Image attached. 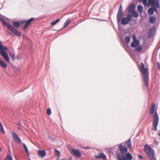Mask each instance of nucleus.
<instances>
[{
	"instance_id": "nucleus-1",
	"label": "nucleus",
	"mask_w": 160,
	"mask_h": 160,
	"mask_svg": "<svg viewBox=\"0 0 160 160\" xmlns=\"http://www.w3.org/2000/svg\"><path fill=\"white\" fill-rule=\"evenodd\" d=\"M8 53L13 60L15 59V55L14 53L9 52L8 48L2 44L0 42V54L2 56L5 61L8 63L10 62V59Z\"/></svg>"
},
{
	"instance_id": "nucleus-2",
	"label": "nucleus",
	"mask_w": 160,
	"mask_h": 160,
	"mask_svg": "<svg viewBox=\"0 0 160 160\" xmlns=\"http://www.w3.org/2000/svg\"><path fill=\"white\" fill-rule=\"evenodd\" d=\"M156 105L154 103H152L151 105V107L150 109L149 113L150 115H153L155 113L153 116V126L155 131L157 130V126L158 123V117L157 112V108H155Z\"/></svg>"
},
{
	"instance_id": "nucleus-3",
	"label": "nucleus",
	"mask_w": 160,
	"mask_h": 160,
	"mask_svg": "<svg viewBox=\"0 0 160 160\" xmlns=\"http://www.w3.org/2000/svg\"><path fill=\"white\" fill-rule=\"evenodd\" d=\"M139 69L141 72L143 77V81L147 87L148 85V68H145L144 63L142 62L139 67Z\"/></svg>"
},
{
	"instance_id": "nucleus-4",
	"label": "nucleus",
	"mask_w": 160,
	"mask_h": 160,
	"mask_svg": "<svg viewBox=\"0 0 160 160\" xmlns=\"http://www.w3.org/2000/svg\"><path fill=\"white\" fill-rule=\"evenodd\" d=\"M34 19V18H32L26 21L23 20L19 22H14L13 23V25L15 27L18 28L20 26L22 27V24H25L22 28V29L25 30L27 28L31 22H33Z\"/></svg>"
},
{
	"instance_id": "nucleus-5",
	"label": "nucleus",
	"mask_w": 160,
	"mask_h": 160,
	"mask_svg": "<svg viewBox=\"0 0 160 160\" xmlns=\"http://www.w3.org/2000/svg\"><path fill=\"white\" fill-rule=\"evenodd\" d=\"M159 1V0H148V5H151L153 7V8H150L148 10V12L149 15L153 14L154 11L157 13V9L160 7Z\"/></svg>"
},
{
	"instance_id": "nucleus-6",
	"label": "nucleus",
	"mask_w": 160,
	"mask_h": 160,
	"mask_svg": "<svg viewBox=\"0 0 160 160\" xmlns=\"http://www.w3.org/2000/svg\"><path fill=\"white\" fill-rule=\"evenodd\" d=\"M2 22L4 26L6 25L7 28L11 31L14 35H17L19 37H21V33L18 30L14 28L13 27L10 25L9 24L7 23L5 21L3 20H2Z\"/></svg>"
},
{
	"instance_id": "nucleus-7",
	"label": "nucleus",
	"mask_w": 160,
	"mask_h": 160,
	"mask_svg": "<svg viewBox=\"0 0 160 160\" xmlns=\"http://www.w3.org/2000/svg\"><path fill=\"white\" fill-rule=\"evenodd\" d=\"M144 150L149 158L150 160H153L154 159V151L151 148L149 145H145Z\"/></svg>"
},
{
	"instance_id": "nucleus-8",
	"label": "nucleus",
	"mask_w": 160,
	"mask_h": 160,
	"mask_svg": "<svg viewBox=\"0 0 160 160\" xmlns=\"http://www.w3.org/2000/svg\"><path fill=\"white\" fill-rule=\"evenodd\" d=\"M118 159V160H128V159L131 160L132 158L131 154L129 153H127L126 155V157L120 155H117Z\"/></svg>"
},
{
	"instance_id": "nucleus-9",
	"label": "nucleus",
	"mask_w": 160,
	"mask_h": 160,
	"mask_svg": "<svg viewBox=\"0 0 160 160\" xmlns=\"http://www.w3.org/2000/svg\"><path fill=\"white\" fill-rule=\"evenodd\" d=\"M132 40L133 42L131 44V47L133 48H136L138 46L140 42L137 39V38L135 35H132Z\"/></svg>"
},
{
	"instance_id": "nucleus-10",
	"label": "nucleus",
	"mask_w": 160,
	"mask_h": 160,
	"mask_svg": "<svg viewBox=\"0 0 160 160\" xmlns=\"http://www.w3.org/2000/svg\"><path fill=\"white\" fill-rule=\"evenodd\" d=\"M132 19V16L131 14H129L126 18H123L121 21L122 24L125 25L128 23Z\"/></svg>"
},
{
	"instance_id": "nucleus-11",
	"label": "nucleus",
	"mask_w": 160,
	"mask_h": 160,
	"mask_svg": "<svg viewBox=\"0 0 160 160\" xmlns=\"http://www.w3.org/2000/svg\"><path fill=\"white\" fill-rule=\"evenodd\" d=\"M12 136L14 141L16 143L18 144L21 142V141L20 138L14 132H12Z\"/></svg>"
},
{
	"instance_id": "nucleus-12",
	"label": "nucleus",
	"mask_w": 160,
	"mask_h": 160,
	"mask_svg": "<svg viewBox=\"0 0 160 160\" xmlns=\"http://www.w3.org/2000/svg\"><path fill=\"white\" fill-rule=\"evenodd\" d=\"M71 153L74 156L77 158L80 157L81 156V153L78 149H72L70 151Z\"/></svg>"
},
{
	"instance_id": "nucleus-13",
	"label": "nucleus",
	"mask_w": 160,
	"mask_h": 160,
	"mask_svg": "<svg viewBox=\"0 0 160 160\" xmlns=\"http://www.w3.org/2000/svg\"><path fill=\"white\" fill-rule=\"evenodd\" d=\"M121 152L123 155H125L127 152V148L125 145H121L119 146Z\"/></svg>"
},
{
	"instance_id": "nucleus-14",
	"label": "nucleus",
	"mask_w": 160,
	"mask_h": 160,
	"mask_svg": "<svg viewBox=\"0 0 160 160\" xmlns=\"http://www.w3.org/2000/svg\"><path fill=\"white\" fill-rule=\"evenodd\" d=\"M38 155L42 158H43L46 155V152L44 150H38Z\"/></svg>"
},
{
	"instance_id": "nucleus-15",
	"label": "nucleus",
	"mask_w": 160,
	"mask_h": 160,
	"mask_svg": "<svg viewBox=\"0 0 160 160\" xmlns=\"http://www.w3.org/2000/svg\"><path fill=\"white\" fill-rule=\"evenodd\" d=\"M0 66L4 68H6L7 65L6 63L2 60L0 59Z\"/></svg>"
},
{
	"instance_id": "nucleus-16",
	"label": "nucleus",
	"mask_w": 160,
	"mask_h": 160,
	"mask_svg": "<svg viewBox=\"0 0 160 160\" xmlns=\"http://www.w3.org/2000/svg\"><path fill=\"white\" fill-rule=\"evenodd\" d=\"M135 8V5L133 4H130L129 6V12H131L134 11Z\"/></svg>"
},
{
	"instance_id": "nucleus-17",
	"label": "nucleus",
	"mask_w": 160,
	"mask_h": 160,
	"mask_svg": "<svg viewBox=\"0 0 160 160\" xmlns=\"http://www.w3.org/2000/svg\"><path fill=\"white\" fill-rule=\"evenodd\" d=\"M122 12H118V13L117 15V19L118 22H119L122 16Z\"/></svg>"
},
{
	"instance_id": "nucleus-18",
	"label": "nucleus",
	"mask_w": 160,
	"mask_h": 160,
	"mask_svg": "<svg viewBox=\"0 0 160 160\" xmlns=\"http://www.w3.org/2000/svg\"><path fill=\"white\" fill-rule=\"evenodd\" d=\"M96 157L98 158H103L104 159H106V156L104 154H100L96 155Z\"/></svg>"
},
{
	"instance_id": "nucleus-19",
	"label": "nucleus",
	"mask_w": 160,
	"mask_h": 160,
	"mask_svg": "<svg viewBox=\"0 0 160 160\" xmlns=\"http://www.w3.org/2000/svg\"><path fill=\"white\" fill-rule=\"evenodd\" d=\"M156 18L154 17H150L149 18V22L151 23H153L155 22Z\"/></svg>"
},
{
	"instance_id": "nucleus-20",
	"label": "nucleus",
	"mask_w": 160,
	"mask_h": 160,
	"mask_svg": "<svg viewBox=\"0 0 160 160\" xmlns=\"http://www.w3.org/2000/svg\"><path fill=\"white\" fill-rule=\"evenodd\" d=\"M70 22V19L68 18L67 19L64 23V26L63 28H65L67 27Z\"/></svg>"
},
{
	"instance_id": "nucleus-21",
	"label": "nucleus",
	"mask_w": 160,
	"mask_h": 160,
	"mask_svg": "<svg viewBox=\"0 0 160 160\" xmlns=\"http://www.w3.org/2000/svg\"><path fill=\"white\" fill-rule=\"evenodd\" d=\"M130 13L131 14L132 16L133 17L137 18L138 16V13L137 12L135 11L131 12H130Z\"/></svg>"
},
{
	"instance_id": "nucleus-22",
	"label": "nucleus",
	"mask_w": 160,
	"mask_h": 160,
	"mask_svg": "<svg viewBox=\"0 0 160 160\" xmlns=\"http://www.w3.org/2000/svg\"><path fill=\"white\" fill-rule=\"evenodd\" d=\"M21 144L23 146L24 150L28 156H29L28 149L26 145L24 143H22Z\"/></svg>"
},
{
	"instance_id": "nucleus-23",
	"label": "nucleus",
	"mask_w": 160,
	"mask_h": 160,
	"mask_svg": "<svg viewBox=\"0 0 160 160\" xmlns=\"http://www.w3.org/2000/svg\"><path fill=\"white\" fill-rule=\"evenodd\" d=\"M0 132H1L3 133H5V132L3 128V127L2 125V123L0 122Z\"/></svg>"
},
{
	"instance_id": "nucleus-24",
	"label": "nucleus",
	"mask_w": 160,
	"mask_h": 160,
	"mask_svg": "<svg viewBox=\"0 0 160 160\" xmlns=\"http://www.w3.org/2000/svg\"><path fill=\"white\" fill-rule=\"evenodd\" d=\"M130 40V36H127L125 38V41L126 43H128L129 42Z\"/></svg>"
},
{
	"instance_id": "nucleus-25",
	"label": "nucleus",
	"mask_w": 160,
	"mask_h": 160,
	"mask_svg": "<svg viewBox=\"0 0 160 160\" xmlns=\"http://www.w3.org/2000/svg\"><path fill=\"white\" fill-rule=\"evenodd\" d=\"M138 9L139 12H142L143 7L141 5H139L138 6Z\"/></svg>"
},
{
	"instance_id": "nucleus-26",
	"label": "nucleus",
	"mask_w": 160,
	"mask_h": 160,
	"mask_svg": "<svg viewBox=\"0 0 160 160\" xmlns=\"http://www.w3.org/2000/svg\"><path fill=\"white\" fill-rule=\"evenodd\" d=\"M136 48L135 50L138 52H140L142 50V48L141 46H138Z\"/></svg>"
},
{
	"instance_id": "nucleus-27",
	"label": "nucleus",
	"mask_w": 160,
	"mask_h": 160,
	"mask_svg": "<svg viewBox=\"0 0 160 160\" xmlns=\"http://www.w3.org/2000/svg\"><path fill=\"white\" fill-rule=\"evenodd\" d=\"M60 21V19H58L56 20V21L53 22L52 23H51V24L52 25H54L56 24L58 22Z\"/></svg>"
},
{
	"instance_id": "nucleus-28",
	"label": "nucleus",
	"mask_w": 160,
	"mask_h": 160,
	"mask_svg": "<svg viewBox=\"0 0 160 160\" xmlns=\"http://www.w3.org/2000/svg\"><path fill=\"white\" fill-rule=\"evenodd\" d=\"M47 113L48 115H50L51 114V111L50 108H48L47 109Z\"/></svg>"
},
{
	"instance_id": "nucleus-29",
	"label": "nucleus",
	"mask_w": 160,
	"mask_h": 160,
	"mask_svg": "<svg viewBox=\"0 0 160 160\" xmlns=\"http://www.w3.org/2000/svg\"><path fill=\"white\" fill-rule=\"evenodd\" d=\"M5 160H12L11 156L10 155H8Z\"/></svg>"
},
{
	"instance_id": "nucleus-30",
	"label": "nucleus",
	"mask_w": 160,
	"mask_h": 160,
	"mask_svg": "<svg viewBox=\"0 0 160 160\" xmlns=\"http://www.w3.org/2000/svg\"><path fill=\"white\" fill-rule=\"evenodd\" d=\"M139 1L141 2H142L144 5L147 6V0H139Z\"/></svg>"
},
{
	"instance_id": "nucleus-31",
	"label": "nucleus",
	"mask_w": 160,
	"mask_h": 160,
	"mask_svg": "<svg viewBox=\"0 0 160 160\" xmlns=\"http://www.w3.org/2000/svg\"><path fill=\"white\" fill-rule=\"evenodd\" d=\"M55 154H57L58 156V157L60 156V153L59 152L58 150L56 149H55Z\"/></svg>"
},
{
	"instance_id": "nucleus-32",
	"label": "nucleus",
	"mask_w": 160,
	"mask_h": 160,
	"mask_svg": "<svg viewBox=\"0 0 160 160\" xmlns=\"http://www.w3.org/2000/svg\"><path fill=\"white\" fill-rule=\"evenodd\" d=\"M155 29L154 28H151L149 31V33L150 34L151 33H152V32H154Z\"/></svg>"
},
{
	"instance_id": "nucleus-33",
	"label": "nucleus",
	"mask_w": 160,
	"mask_h": 160,
	"mask_svg": "<svg viewBox=\"0 0 160 160\" xmlns=\"http://www.w3.org/2000/svg\"><path fill=\"white\" fill-rule=\"evenodd\" d=\"M122 5H121L119 9L118 12H122Z\"/></svg>"
},
{
	"instance_id": "nucleus-34",
	"label": "nucleus",
	"mask_w": 160,
	"mask_h": 160,
	"mask_svg": "<svg viewBox=\"0 0 160 160\" xmlns=\"http://www.w3.org/2000/svg\"><path fill=\"white\" fill-rule=\"evenodd\" d=\"M83 149L85 150L89 149L90 148V147H86L83 148Z\"/></svg>"
},
{
	"instance_id": "nucleus-35",
	"label": "nucleus",
	"mask_w": 160,
	"mask_h": 160,
	"mask_svg": "<svg viewBox=\"0 0 160 160\" xmlns=\"http://www.w3.org/2000/svg\"><path fill=\"white\" fill-rule=\"evenodd\" d=\"M138 158H140V159H142V158H143V157H142V156H141V155H138Z\"/></svg>"
},
{
	"instance_id": "nucleus-36",
	"label": "nucleus",
	"mask_w": 160,
	"mask_h": 160,
	"mask_svg": "<svg viewBox=\"0 0 160 160\" xmlns=\"http://www.w3.org/2000/svg\"><path fill=\"white\" fill-rule=\"evenodd\" d=\"M128 146L129 147H131V144L130 143H129L128 144Z\"/></svg>"
},
{
	"instance_id": "nucleus-37",
	"label": "nucleus",
	"mask_w": 160,
	"mask_h": 160,
	"mask_svg": "<svg viewBox=\"0 0 160 160\" xmlns=\"http://www.w3.org/2000/svg\"><path fill=\"white\" fill-rule=\"evenodd\" d=\"M8 33H9V34H12V33H11V32H8Z\"/></svg>"
},
{
	"instance_id": "nucleus-38",
	"label": "nucleus",
	"mask_w": 160,
	"mask_h": 160,
	"mask_svg": "<svg viewBox=\"0 0 160 160\" xmlns=\"http://www.w3.org/2000/svg\"><path fill=\"white\" fill-rule=\"evenodd\" d=\"M19 129H20L21 128H19Z\"/></svg>"
}]
</instances>
